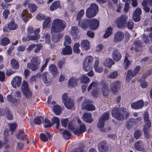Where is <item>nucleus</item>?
I'll list each match as a JSON object with an SVG mask.
<instances>
[{"label": "nucleus", "instance_id": "54", "mask_svg": "<svg viewBox=\"0 0 152 152\" xmlns=\"http://www.w3.org/2000/svg\"><path fill=\"white\" fill-rule=\"evenodd\" d=\"M50 21V17H47L43 21L42 24V27L43 29L47 28Z\"/></svg>", "mask_w": 152, "mask_h": 152}, {"label": "nucleus", "instance_id": "24", "mask_svg": "<svg viewBox=\"0 0 152 152\" xmlns=\"http://www.w3.org/2000/svg\"><path fill=\"white\" fill-rule=\"evenodd\" d=\"M98 146L99 150L100 152H105L108 149L106 142L104 141L99 143Z\"/></svg>", "mask_w": 152, "mask_h": 152}, {"label": "nucleus", "instance_id": "12", "mask_svg": "<svg viewBox=\"0 0 152 152\" xmlns=\"http://www.w3.org/2000/svg\"><path fill=\"white\" fill-rule=\"evenodd\" d=\"M99 21L96 19H90L89 25V29L92 30H95L99 27Z\"/></svg>", "mask_w": 152, "mask_h": 152}, {"label": "nucleus", "instance_id": "22", "mask_svg": "<svg viewBox=\"0 0 152 152\" xmlns=\"http://www.w3.org/2000/svg\"><path fill=\"white\" fill-rule=\"evenodd\" d=\"M80 46L83 50L86 51L90 49V43L87 40H84L81 42Z\"/></svg>", "mask_w": 152, "mask_h": 152}, {"label": "nucleus", "instance_id": "28", "mask_svg": "<svg viewBox=\"0 0 152 152\" xmlns=\"http://www.w3.org/2000/svg\"><path fill=\"white\" fill-rule=\"evenodd\" d=\"M61 7L60 1L58 0L52 3L50 7V10L51 11H53Z\"/></svg>", "mask_w": 152, "mask_h": 152}, {"label": "nucleus", "instance_id": "5", "mask_svg": "<svg viewBox=\"0 0 152 152\" xmlns=\"http://www.w3.org/2000/svg\"><path fill=\"white\" fill-rule=\"evenodd\" d=\"M93 60V57L90 56H88L85 58L83 63V68L86 72H88L92 69L91 65Z\"/></svg>", "mask_w": 152, "mask_h": 152}, {"label": "nucleus", "instance_id": "3", "mask_svg": "<svg viewBox=\"0 0 152 152\" xmlns=\"http://www.w3.org/2000/svg\"><path fill=\"white\" fill-rule=\"evenodd\" d=\"M99 7L96 3L91 4L86 11V16L88 18H91L94 17L98 12Z\"/></svg>", "mask_w": 152, "mask_h": 152}, {"label": "nucleus", "instance_id": "20", "mask_svg": "<svg viewBox=\"0 0 152 152\" xmlns=\"http://www.w3.org/2000/svg\"><path fill=\"white\" fill-rule=\"evenodd\" d=\"M86 129V126L83 124L80 125L79 129H76L74 131V134L77 136H79L80 134H83L85 132Z\"/></svg>", "mask_w": 152, "mask_h": 152}, {"label": "nucleus", "instance_id": "53", "mask_svg": "<svg viewBox=\"0 0 152 152\" xmlns=\"http://www.w3.org/2000/svg\"><path fill=\"white\" fill-rule=\"evenodd\" d=\"M65 41L64 43V45H68L70 44L72 42V40L70 37L68 35H66L64 37Z\"/></svg>", "mask_w": 152, "mask_h": 152}, {"label": "nucleus", "instance_id": "11", "mask_svg": "<svg viewBox=\"0 0 152 152\" xmlns=\"http://www.w3.org/2000/svg\"><path fill=\"white\" fill-rule=\"evenodd\" d=\"M144 102L142 99L139 100L136 102H133L131 104V106L132 109L139 110L141 109L144 106Z\"/></svg>", "mask_w": 152, "mask_h": 152}, {"label": "nucleus", "instance_id": "16", "mask_svg": "<svg viewBox=\"0 0 152 152\" xmlns=\"http://www.w3.org/2000/svg\"><path fill=\"white\" fill-rule=\"evenodd\" d=\"M100 85L102 87V90L103 95L104 97H107L109 91L108 85L105 82L102 81L100 83Z\"/></svg>", "mask_w": 152, "mask_h": 152}, {"label": "nucleus", "instance_id": "37", "mask_svg": "<svg viewBox=\"0 0 152 152\" xmlns=\"http://www.w3.org/2000/svg\"><path fill=\"white\" fill-rule=\"evenodd\" d=\"M28 7L31 13L35 12L37 8L36 5L33 3H29L28 5Z\"/></svg>", "mask_w": 152, "mask_h": 152}, {"label": "nucleus", "instance_id": "13", "mask_svg": "<svg viewBox=\"0 0 152 152\" xmlns=\"http://www.w3.org/2000/svg\"><path fill=\"white\" fill-rule=\"evenodd\" d=\"M90 23V19H83L82 20L79 21L78 25L82 28L86 29L89 27Z\"/></svg>", "mask_w": 152, "mask_h": 152}, {"label": "nucleus", "instance_id": "45", "mask_svg": "<svg viewBox=\"0 0 152 152\" xmlns=\"http://www.w3.org/2000/svg\"><path fill=\"white\" fill-rule=\"evenodd\" d=\"M53 110L54 113L57 115H59L61 112V107L58 105H56L53 106Z\"/></svg>", "mask_w": 152, "mask_h": 152}, {"label": "nucleus", "instance_id": "29", "mask_svg": "<svg viewBox=\"0 0 152 152\" xmlns=\"http://www.w3.org/2000/svg\"><path fill=\"white\" fill-rule=\"evenodd\" d=\"M113 28L110 26L108 27L105 30V33L103 36L104 38L106 39L112 35Z\"/></svg>", "mask_w": 152, "mask_h": 152}, {"label": "nucleus", "instance_id": "21", "mask_svg": "<svg viewBox=\"0 0 152 152\" xmlns=\"http://www.w3.org/2000/svg\"><path fill=\"white\" fill-rule=\"evenodd\" d=\"M82 119L84 121L88 123H91L93 121L92 118V114L90 113H85L83 115Z\"/></svg>", "mask_w": 152, "mask_h": 152}, {"label": "nucleus", "instance_id": "50", "mask_svg": "<svg viewBox=\"0 0 152 152\" xmlns=\"http://www.w3.org/2000/svg\"><path fill=\"white\" fill-rule=\"evenodd\" d=\"M44 123V127L45 128H50L52 126L50 121L47 118H45Z\"/></svg>", "mask_w": 152, "mask_h": 152}, {"label": "nucleus", "instance_id": "35", "mask_svg": "<svg viewBox=\"0 0 152 152\" xmlns=\"http://www.w3.org/2000/svg\"><path fill=\"white\" fill-rule=\"evenodd\" d=\"M134 148L137 150L142 151L143 150V148L142 146V141L141 140L137 141L135 143Z\"/></svg>", "mask_w": 152, "mask_h": 152}, {"label": "nucleus", "instance_id": "46", "mask_svg": "<svg viewBox=\"0 0 152 152\" xmlns=\"http://www.w3.org/2000/svg\"><path fill=\"white\" fill-rule=\"evenodd\" d=\"M85 147V145L83 144H80L79 147L73 149L71 152H83V149Z\"/></svg>", "mask_w": 152, "mask_h": 152}, {"label": "nucleus", "instance_id": "27", "mask_svg": "<svg viewBox=\"0 0 152 152\" xmlns=\"http://www.w3.org/2000/svg\"><path fill=\"white\" fill-rule=\"evenodd\" d=\"M79 79L75 77H72L69 78L68 81V85L71 87H76L77 84V82Z\"/></svg>", "mask_w": 152, "mask_h": 152}, {"label": "nucleus", "instance_id": "41", "mask_svg": "<svg viewBox=\"0 0 152 152\" xmlns=\"http://www.w3.org/2000/svg\"><path fill=\"white\" fill-rule=\"evenodd\" d=\"M43 118L42 116H37L33 120L34 123L37 125H39L42 124V121Z\"/></svg>", "mask_w": 152, "mask_h": 152}, {"label": "nucleus", "instance_id": "62", "mask_svg": "<svg viewBox=\"0 0 152 152\" xmlns=\"http://www.w3.org/2000/svg\"><path fill=\"white\" fill-rule=\"evenodd\" d=\"M68 122V120L67 118L61 119V123L62 126L65 128L67 126Z\"/></svg>", "mask_w": 152, "mask_h": 152}, {"label": "nucleus", "instance_id": "2", "mask_svg": "<svg viewBox=\"0 0 152 152\" xmlns=\"http://www.w3.org/2000/svg\"><path fill=\"white\" fill-rule=\"evenodd\" d=\"M111 115L112 117L115 119L122 121L125 119H127L130 113L126 111V109L124 108V110H122L119 107H116L112 110Z\"/></svg>", "mask_w": 152, "mask_h": 152}, {"label": "nucleus", "instance_id": "48", "mask_svg": "<svg viewBox=\"0 0 152 152\" xmlns=\"http://www.w3.org/2000/svg\"><path fill=\"white\" fill-rule=\"evenodd\" d=\"M80 83L87 84L88 83L90 80V79L85 75H82L80 78Z\"/></svg>", "mask_w": 152, "mask_h": 152}, {"label": "nucleus", "instance_id": "60", "mask_svg": "<svg viewBox=\"0 0 152 152\" xmlns=\"http://www.w3.org/2000/svg\"><path fill=\"white\" fill-rule=\"evenodd\" d=\"M10 13L8 9H6L3 11L2 15L4 18L5 19H7L8 15L10 14Z\"/></svg>", "mask_w": 152, "mask_h": 152}, {"label": "nucleus", "instance_id": "38", "mask_svg": "<svg viewBox=\"0 0 152 152\" xmlns=\"http://www.w3.org/2000/svg\"><path fill=\"white\" fill-rule=\"evenodd\" d=\"M84 109L86 110L92 111L95 110V107L93 104L87 102L86 103L84 106Z\"/></svg>", "mask_w": 152, "mask_h": 152}, {"label": "nucleus", "instance_id": "14", "mask_svg": "<svg viewBox=\"0 0 152 152\" xmlns=\"http://www.w3.org/2000/svg\"><path fill=\"white\" fill-rule=\"evenodd\" d=\"M22 78L19 76H16L14 77L11 82V84L13 87L16 88L17 86L19 87L21 83Z\"/></svg>", "mask_w": 152, "mask_h": 152}, {"label": "nucleus", "instance_id": "1", "mask_svg": "<svg viewBox=\"0 0 152 152\" xmlns=\"http://www.w3.org/2000/svg\"><path fill=\"white\" fill-rule=\"evenodd\" d=\"M65 27L66 23L63 20L57 18L53 20L51 31L52 34L51 39L54 43L58 42L62 37V35L60 33L55 34L53 32H60L63 30Z\"/></svg>", "mask_w": 152, "mask_h": 152}, {"label": "nucleus", "instance_id": "55", "mask_svg": "<svg viewBox=\"0 0 152 152\" xmlns=\"http://www.w3.org/2000/svg\"><path fill=\"white\" fill-rule=\"evenodd\" d=\"M84 13V11L83 9H82L80 11L77 16L76 20L77 21H80L82 18L83 16Z\"/></svg>", "mask_w": 152, "mask_h": 152}, {"label": "nucleus", "instance_id": "25", "mask_svg": "<svg viewBox=\"0 0 152 152\" xmlns=\"http://www.w3.org/2000/svg\"><path fill=\"white\" fill-rule=\"evenodd\" d=\"M111 90L114 92H117V89L121 86V82L119 81H114L110 85Z\"/></svg>", "mask_w": 152, "mask_h": 152}, {"label": "nucleus", "instance_id": "34", "mask_svg": "<svg viewBox=\"0 0 152 152\" xmlns=\"http://www.w3.org/2000/svg\"><path fill=\"white\" fill-rule=\"evenodd\" d=\"M52 122V125H53L55 124H56V129H58L59 127L60 120L59 119L56 117H53L51 120Z\"/></svg>", "mask_w": 152, "mask_h": 152}, {"label": "nucleus", "instance_id": "63", "mask_svg": "<svg viewBox=\"0 0 152 152\" xmlns=\"http://www.w3.org/2000/svg\"><path fill=\"white\" fill-rule=\"evenodd\" d=\"M134 45L138 48H141L143 47L141 41L140 40H135L134 42Z\"/></svg>", "mask_w": 152, "mask_h": 152}, {"label": "nucleus", "instance_id": "44", "mask_svg": "<svg viewBox=\"0 0 152 152\" xmlns=\"http://www.w3.org/2000/svg\"><path fill=\"white\" fill-rule=\"evenodd\" d=\"M134 77L133 76L132 73V70H128L126 76V79L127 82H129L131 80L132 77Z\"/></svg>", "mask_w": 152, "mask_h": 152}, {"label": "nucleus", "instance_id": "6", "mask_svg": "<svg viewBox=\"0 0 152 152\" xmlns=\"http://www.w3.org/2000/svg\"><path fill=\"white\" fill-rule=\"evenodd\" d=\"M127 18V16L125 15H122L118 18L116 21L117 27L119 28L125 27L127 24L126 22Z\"/></svg>", "mask_w": 152, "mask_h": 152}, {"label": "nucleus", "instance_id": "42", "mask_svg": "<svg viewBox=\"0 0 152 152\" xmlns=\"http://www.w3.org/2000/svg\"><path fill=\"white\" fill-rule=\"evenodd\" d=\"M132 119V118H130L126 122V127L128 130H130L134 125L135 124L134 121Z\"/></svg>", "mask_w": 152, "mask_h": 152}, {"label": "nucleus", "instance_id": "49", "mask_svg": "<svg viewBox=\"0 0 152 152\" xmlns=\"http://www.w3.org/2000/svg\"><path fill=\"white\" fill-rule=\"evenodd\" d=\"M80 45L79 43H75L73 47V51L74 53L76 54L79 53L80 50L79 49Z\"/></svg>", "mask_w": 152, "mask_h": 152}, {"label": "nucleus", "instance_id": "33", "mask_svg": "<svg viewBox=\"0 0 152 152\" xmlns=\"http://www.w3.org/2000/svg\"><path fill=\"white\" fill-rule=\"evenodd\" d=\"M17 138L21 140L25 139L27 137V135L23 131H19L16 135Z\"/></svg>", "mask_w": 152, "mask_h": 152}, {"label": "nucleus", "instance_id": "26", "mask_svg": "<svg viewBox=\"0 0 152 152\" xmlns=\"http://www.w3.org/2000/svg\"><path fill=\"white\" fill-rule=\"evenodd\" d=\"M46 134L48 136V137L45 134L43 133H40L39 135L40 140L44 142L48 141V139H51L52 137V136L48 132H46Z\"/></svg>", "mask_w": 152, "mask_h": 152}, {"label": "nucleus", "instance_id": "30", "mask_svg": "<svg viewBox=\"0 0 152 152\" xmlns=\"http://www.w3.org/2000/svg\"><path fill=\"white\" fill-rule=\"evenodd\" d=\"M8 28L10 30H15L18 28V25L15 23V20L12 19L8 23Z\"/></svg>", "mask_w": 152, "mask_h": 152}, {"label": "nucleus", "instance_id": "10", "mask_svg": "<svg viewBox=\"0 0 152 152\" xmlns=\"http://www.w3.org/2000/svg\"><path fill=\"white\" fill-rule=\"evenodd\" d=\"M149 115L147 112L144 113L143 118L145 124L143 126V129H150L151 126V122L149 119Z\"/></svg>", "mask_w": 152, "mask_h": 152}, {"label": "nucleus", "instance_id": "64", "mask_svg": "<svg viewBox=\"0 0 152 152\" xmlns=\"http://www.w3.org/2000/svg\"><path fill=\"white\" fill-rule=\"evenodd\" d=\"M134 26V23L131 20H129L128 22L127 26L129 29H132Z\"/></svg>", "mask_w": 152, "mask_h": 152}, {"label": "nucleus", "instance_id": "23", "mask_svg": "<svg viewBox=\"0 0 152 152\" xmlns=\"http://www.w3.org/2000/svg\"><path fill=\"white\" fill-rule=\"evenodd\" d=\"M61 52V54L64 56L70 55L72 53V49L70 45H65Z\"/></svg>", "mask_w": 152, "mask_h": 152}, {"label": "nucleus", "instance_id": "40", "mask_svg": "<svg viewBox=\"0 0 152 152\" xmlns=\"http://www.w3.org/2000/svg\"><path fill=\"white\" fill-rule=\"evenodd\" d=\"M114 62L111 58H107L104 62V64L106 67L111 68Z\"/></svg>", "mask_w": 152, "mask_h": 152}, {"label": "nucleus", "instance_id": "8", "mask_svg": "<svg viewBox=\"0 0 152 152\" xmlns=\"http://www.w3.org/2000/svg\"><path fill=\"white\" fill-rule=\"evenodd\" d=\"M41 77L43 82L47 86L50 85L53 81L52 77L47 72H43Z\"/></svg>", "mask_w": 152, "mask_h": 152}, {"label": "nucleus", "instance_id": "59", "mask_svg": "<svg viewBox=\"0 0 152 152\" xmlns=\"http://www.w3.org/2000/svg\"><path fill=\"white\" fill-rule=\"evenodd\" d=\"M28 41H34L36 40L39 39V37L37 35H28Z\"/></svg>", "mask_w": 152, "mask_h": 152}, {"label": "nucleus", "instance_id": "15", "mask_svg": "<svg viewBox=\"0 0 152 152\" xmlns=\"http://www.w3.org/2000/svg\"><path fill=\"white\" fill-rule=\"evenodd\" d=\"M142 10L140 8H137L135 10L132 17L134 22H137L140 20V15L142 13Z\"/></svg>", "mask_w": 152, "mask_h": 152}, {"label": "nucleus", "instance_id": "51", "mask_svg": "<svg viewBox=\"0 0 152 152\" xmlns=\"http://www.w3.org/2000/svg\"><path fill=\"white\" fill-rule=\"evenodd\" d=\"M78 32V27L77 26H73L72 27L71 33L72 35H77Z\"/></svg>", "mask_w": 152, "mask_h": 152}, {"label": "nucleus", "instance_id": "58", "mask_svg": "<svg viewBox=\"0 0 152 152\" xmlns=\"http://www.w3.org/2000/svg\"><path fill=\"white\" fill-rule=\"evenodd\" d=\"M118 74V72L115 71L111 72L110 75H107V77L108 78L115 79L117 77Z\"/></svg>", "mask_w": 152, "mask_h": 152}, {"label": "nucleus", "instance_id": "43", "mask_svg": "<svg viewBox=\"0 0 152 152\" xmlns=\"http://www.w3.org/2000/svg\"><path fill=\"white\" fill-rule=\"evenodd\" d=\"M11 64L15 69H18L19 68V65L18 61L15 59H12L11 61Z\"/></svg>", "mask_w": 152, "mask_h": 152}, {"label": "nucleus", "instance_id": "32", "mask_svg": "<svg viewBox=\"0 0 152 152\" xmlns=\"http://www.w3.org/2000/svg\"><path fill=\"white\" fill-rule=\"evenodd\" d=\"M145 1L142 3V5L143 7L144 10L146 13H148L150 11V8L147 5L146 1L152 4V0H144Z\"/></svg>", "mask_w": 152, "mask_h": 152}, {"label": "nucleus", "instance_id": "57", "mask_svg": "<svg viewBox=\"0 0 152 152\" xmlns=\"http://www.w3.org/2000/svg\"><path fill=\"white\" fill-rule=\"evenodd\" d=\"M142 133V131L140 130H137L134 132V137L135 138L137 139L141 136Z\"/></svg>", "mask_w": 152, "mask_h": 152}, {"label": "nucleus", "instance_id": "36", "mask_svg": "<svg viewBox=\"0 0 152 152\" xmlns=\"http://www.w3.org/2000/svg\"><path fill=\"white\" fill-rule=\"evenodd\" d=\"M63 138L65 140H69L71 138L72 136L71 134L67 130H65L62 133Z\"/></svg>", "mask_w": 152, "mask_h": 152}, {"label": "nucleus", "instance_id": "17", "mask_svg": "<svg viewBox=\"0 0 152 152\" xmlns=\"http://www.w3.org/2000/svg\"><path fill=\"white\" fill-rule=\"evenodd\" d=\"M124 37L123 32L120 31H117L115 34L114 37V41L117 42L122 41L124 39Z\"/></svg>", "mask_w": 152, "mask_h": 152}, {"label": "nucleus", "instance_id": "39", "mask_svg": "<svg viewBox=\"0 0 152 152\" xmlns=\"http://www.w3.org/2000/svg\"><path fill=\"white\" fill-rule=\"evenodd\" d=\"M10 40L7 37H4L1 40V45L3 46H5L9 44Z\"/></svg>", "mask_w": 152, "mask_h": 152}, {"label": "nucleus", "instance_id": "4", "mask_svg": "<svg viewBox=\"0 0 152 152\" xmlns=\"http://www.w3.org/2000/svg\"><path fill=\"white\" fill-rule=\"evenodd\" d=\"M40 61L39 57L34 56L32 58L30 62H28L27 65V67L30 69L32 71H35L39 67V65Z\"/></svg>", "mask_w": 152, "mask_h": 152}, {"label": "nucleus", "instance_id": "56", "mask_svg": "<svg viewBox=\"0 0 152 152\" xmlns=\"http://www.w3.org/2000/svg\"><path fill=\"white\" fill-rule=\"evenodd\" d=\"M141 69V67L140 66H137L135 68L133 71H132V73L133 76H135L137 75L138 72H139Z\"/></svg>", "mask_w": 152, "mask_h": 152}, {"label": "nucleus", "instance_id": "61", "mask_svg": "<svg viewBox=\"0 0 152 152\" xmlns=\"http://www.w3.org/2000/svg\"><path fill=\"white\" fill-rule=\"evenodd\" d=\"M149 129H143V131L145 137L147 139L150 138V135L149 133Z\"/></svg>", "mask_w": 152, "mask_h": 152}, {"label": "nucleus", "instance_id": "31", "mask_svg": "<svg viewBox=\"0 0 152 152\" xmlns=\"http://www.w3.org/2000/svg\"><path fill=\"white\" fill-rule=\"evenodd\" d=\"M64 104L67 108L71 109L72 108L74 105V102L73 99L69 98L67 101Z\"/></svg>", "mask_w": 152, "mask_h": 152}, {"label": "nucleus", "instance_id": "47", "mask_svg": "<svg viewBox=\"0 0 152 152\" xmlns=\"http://www.w3.org/2000/svg\"><path fill=\"white\" fill-rule=\"evenodd\" d=\"M6 116L7 118L9 120H12L13 118L12 115L11 114V112L10 109L7 108L6 109Z\"/></svg>", "mask_w": 152, "mask_h": 152}, {"label": "nucleus", "instance_id": "7", "mask_svg": "<svg viewBox=\"0 0 152 152\" xmlns=\"http://www.w3.org/2000/svg\"><path fill=\"white\" fill-rule=\"evenodd\" d=\"M110 114L108 112H104L99 118L97 124V126L99 128L104 127V121L108 120L109 118Z\"/></svg>", "mask_w": 152, "mask_h": 152}, {"label": "nucleus", "instance_id": "9", "mask_svg": "<svg viewBox=\"0 0 152 152\" xmlns=\"http://www.w3.org/2000/svg\"><path fill=\"white\" fill-rule=\"evenodd\" d=\"M22 91L23 94L26 96V98L28 99L30 95V92L28 88V84L26 81H23L21 86Z\"/></svg>", "mask_w": 152, "mask_h": 152}, {"label": "nucleus", "instance_id": "19", "mask_svg": "<svg viewBox=\"0 0 152 152\" xmlns=\"http://www.w3.org/2000/svg\"><path fill=\"white\" fill-rule=\"evenodd\" d=\"M112 58L116 62L119 61L121 58V54L118 49H116L113 51Z\"/></svg>", "mask_w": 152, "mask_h": 152}, {"label": "nucleus", "instance_id": "18", "mask_svg": "<svg viewBox=\"0 0 152 152\" xmlns=\"http://www.w3.org/2000/svg\"><path fill=\"white\" fill-rule=\"evenodd\" d=\"M49 70L53 75V77H55L59 74L57 67L53 64H51L49 66Z\"/></svg>", "mask_w": 152, "mask_h": 152}, {"label": "nucleus", "instance_id": "52", "mask_svg": "<svg viewBox=\"0 0 152 152\" xmlns=\"http://www.w3.org/2000/svg\"><path fill=\"white\" fill-rule=\"evenodd\" d=\"M124 63L125 64L124 68L125 69H127L129 66L131 65V62L129 61L128 58L127 56H126L124 61Z\"/></svg>", "mask_w": 152, "mask_h": 152}]
</instances>
